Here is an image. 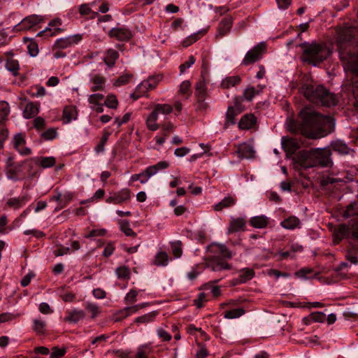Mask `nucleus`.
<instances>
[{"instance_id":"nucleus-42","label":"nucleus","mask_w":358,"mask_h":358,"mask_svg":"<svg viewBox=\"0 0 358 358\" xmlns=\"http://www.w3.org/2000/svg\"><path fill=\"white\" fill-rule=\"evenodd\" d=\"M300 220L295 216H289L281 222L280 225L286 229H294L298 227Z\"/></svg>"},{"instance_id":"nucleus-13","label":"nucleus","mask_w":358,"mask_h":358,"mask_svg":"<svg viewBox=\"0 0 358 358\" xmlns=\"http://www.w3.org/2000/svg\"><path fill=\"white\" fill-rule=\"evenodd\" d=\"M13 148L23 155H29L31 153L30 148H27L25 134L22 133H17L14 135L12 141Z\"/></svg>"},{"instance_id":"nucleus-30","label":"nucleus","mask_w":358,"mask_h":358,"mask_svg":"<svg viewBox=\"0 0 358 358\" xmlns=\"http://www.w3.org/2000/svg\"><path fill=\"white\" fill-rule=\"evenodd\" d=\"M256 117L252 114H246L243 115L238 122V127L241 129H250L256 123Z\"/></svg>"},{"instance_id":"nucleus-37","label":"nucleus","mask_w":358,"mask_h":358,"mask_svg":"<svg viewBox=\"0 0 358 358\" xmlns=\"http://www.w3.org/2000/svg\"><path fill=\"white\" fill-rule=\"evenodd\" d=\"M119 57V53L114 49L108 50L106 56L103 58L105 64L109 67L112 68L115 66L116 60Z\"/></svg>"},{"instance_id":"nucleus-48","label":"nucleus","mask_w":358,"mask_h":358,"mask_svg":"<svg viewBox=\"0 0 358 358\" xmlns=\"http://www.w3.org/2000/svg\"><path fill=\"white\" fill-rule=\"evenodd\" d=\"M238 113L236 111V108L232 106H229L226 113V122L224 124V128H227L230 124H234L236 121V116Z\"/></svg>"},{"instance_id":"nucleus-44","label":"nucleus","mask_w":358,"mask_h":358,"mask_svg":"<svg viewBox=\"0 0 358 358\" xmlns=\"http://www.w3.org/2000/svg\"><path fill=\"white\" fill-rule=\"evenodd\" d=\"M158 311L155 310L147 314H145L142 316H139L136 317L134 320V322L136 324H145L152 322L156 316L158 315Z\"/></svg>"},{"instance_id":"nucleus-40","label":"nucleus","mask_w":358,"mask_h":358,"mask_svg":"<svg viewBox=\"0 0 358 358\" xmlns=\"http://www.w3.org/2000/svg\"><path fill=\"white\" fill-rule=\"evenodd\" d=\"M241 82V78L239 76H229L224 78L221 83V87L224 90L234 87Z\"/></svg>"},{"instance_id":"nucleus-63","label":"nucleus","mask_w":358,"mask_h":358,"mask_svg":"<svg viewBox=\"0 0 358 358\" xmlns=\"http://www.w3.org/2000/svg\"><path fill=\"white\" fill-rule=\"evenodd\" d=\"M104 96L101 94H93L90 95L88 101L91 106H96L101 104V101L103 99Z\"/></svg>"},{"instance_id":"nucleus-23","label":"nucleus","mask_w":358,"mask_h":358,"mask_svg":"<svg viewBox=\"0 0 358 358\" xmlns=\"http://www.w3.org/2000/svg\"><path fill=\"white\" fill-rule=\"evenodd\" d=\"M236 152L240 159H251L255 157L253 148L245 143L238 145Z\"/></svg>"},{"instance_id":"nucleus-31","label":"nucleus","mask_w":358,"mask_h":358,"mask_svg":"<svg viewBox=\"0 0 358 358\" xmlns=\"http://www.w3.org/2000/svg\"><path fill=\"white\" fill-rule=\"evenodd\" d=\"M208 96L206 83L203 80L198 81L195 85L196 99H206Z\"/></svg>"},{"instance_id":"nucleus-62","label":"nucleus","mask_w":358,"mask_h":358,"mask_svg":"<svg viewBox=\"0 0 358 358\" xmlns=\"http://www.w3.org/2000/svg\"><path fill=\"white\" fill-rule=\"evenodd\" d=\"M138 292L135 289H131L124 297V302L127 305H131L137 301Z\"/></svg>"},{"instance_id":"nucleus-53","label":"nucleus","mask_w":358,"mask_h":358,"mask_svg":"<svg viewBox=\"0 0 358 358\" xmlns=\"http://www.w3.org/2000/svg\"><path fill=\"white\" fill-rule=\"evenodd\" d=\"M255 275V271L252 268H243L240 271L239 282L241 283L251 280Z\"/></svg>"},{"instance_id":"nucleus-3","label":"nucleus","mask_w":358,"mask_h":358,"mask_svg":"<svg viewBox=\"0 0 358 358\" xmlns=\"http://www.w3.org/2000/svg\"><path fill=\"white\" fill-rule=\"evenodd\" d=\"M296 162L301 167L300 170V182L304 189L313 185L311 178L308 176L306 171L313 166V150H301L295 157Z\"/></svg>"},{"instance_id":"nucleus-57","label":"nucleus","mask_w":358,"mask_h":358,"mask_svg":"<svg viewBox=\"0 0 358 358\" xmlns=\"http://www.w3.org/2000/svg\"><path fill=\"white\" fill-rule=\"evenodd\" d=\"M34 331L38 335H43L45 331V322L40 320H34Z\"/></svg>"},{"instance_id":"nucleus-21","label":"nucleus","mask_w":358,"mask_h":358,"mask_svg":"<svg viewBox=\"0 0 358 358\" xmlns=\"http://www.w3.org/2000/svg\"><path fill=\"white\" fill-rule=\"evenodd\" d=\"M233 19L231 17L222 19L218 25L215 38H220L227 35L231 31Z\"/></svg>"},{"instance_id":"nucleus-49","label":"nucleus","mask_w":358,"mask_h":358,"mask_svg":"<svg viewBox=\"0 0 358 358\" xmlns=\"http://www.w3.org/2000/svg\"><path fill=\"white\" fill-rule=\"evenodd\" d=\"M6 67L14 76L18 75L20 67L17 60L13 59L12 57L8 58L6 62Z\"/></svg>"},{"instance_id":"nucleus-52","label":"nucleus","mask_w":358,"mask_h":358,"mask_svg":"<svg viewBox=\"0 0 358 358\" xmlns=\"http://www.w3.org/2000/svg\"><path fill=\"white\" fill-rule=\"evenodd\" d=\"M178 94L180 95L184 96L186 99H188L191 94V83L188 80L183 81L180 85L178 90Z\"/></svg>"},{"instance_id":"nucleus-56","label":"nucleus","mask_w":358,"mask_h":358,"mask_svg":"<svg viewBox=\"0 0 358 358\" xmlns=\"http://www.w3.org/2000/svg\"><path fill=\"white\" fill-rule=\"evenodd\" d=\"M115 273L120 279L129 280L130 278L129 268L126 266H122L117 268Z\"/></svg>"},{"instance_id":"nucleus-35","label":"nucleus","mask_w":358,"mask_h":358,"mask_svg":"<svg viewBox=\"0 0 358 358\" xmlns=\"http://www.w3.org/2000/svg\"><path fill=\"white\" fill-rule=\"evenodd\" d=\"M236 198L232 196L224 197L220 202L213 206L215 211H221L224 208L233 206L236 203Z\"/></svg>"},{"instance_id":"nucleus-47","label":"nucleus","mask_w":358,"mask_h":358,"mask_svg":"<svg viewBox=\"0 0 358 358\" xmlns=\"http://www.w3.org/2000/svg\"><path fill=\"white\" fill-rule=\"evenodd\" d=\"M120 224V230L127 236L136 237V233L133 231L130 227V224L128 220H120L118 221Z\"/></svg>"},{"instance_id":"nucleus-26","label":"nucleus","mask_w":358,"mask_h":358,"mask_svg":"<svg viewBox=\"0 0 358 358\" xmlns=\"http://www.w3.org/2000/svg\"><path fill=\"white\" fill-rule=\"evenodd\" d=\"M82 39V36L75 34L64 38H60L56 41V45L59 48H66L73 44L78 43Z\"/></svg>"},{"instance_id":"nucleus-39","label":"nucleus","mask_w":358,"mask_h":358,"mask_svg":"<svg viewBox=\"0 0 358 358\" xmlns=\"http://www.w3.org/2000/svg\"><path fill=\"white\" fill-rule=\"evenodd\" d=\"M268 223V219L264 215L253 217L250 220V224L255 228H266Z\"/></svg>"},{"instance_id":"nucleus-54","label":"nucleus","mask_w":358,"mask_h":358,"mask_svg":"<svg viewBox=\"0 0 358 358\" xmlns=\"http://www.w3.org/2000/svg\"><path fill=\"white\" fill-rule=\"evenodd\" d=\"M245 310L243 308H235L224 312V317L227 319H235L244 315Z\"/></svg>"},{"instance_id":"nucleus-58","label":"nucleus","mask_w":358,"mask_h":358,"mask_svg":"<svg viewBox=\"0 0 358 358\" xmlns=\"http://www.w3.org/2000/svg\"><path fill=\"white\" fill-rule=\"evenodd\" d=\"M109 136H110V133L109 132H108V131H104L103 132V136H102L99 143L94 148V150H95V151L97 153H100V152H103L105 145H106V143L108 141Z\"/></svg>"},{"instance_id":"nucleus-41","label":"nucleus","mask_w":358,"mask_h":358,"mask_svg":"<svg viewBox=\"0 0 358 358\" xmlns=\"http://www.w3.org/2000/svg\"><path fill=\"white\" fill-rule=\"evenodd\" d=\"M38 106L33 102L28 103L23 111L25 118H31L36 115L38 113Z\"/></svg>"},{"instance_id":"nucleus-17","label":"nucleus","mask_w":358,"mask_h":358,"mask_svg":"<svg viewBox=\"0 0 358 358\" xmlns=\"http://www.w3.org/2000/svg\"><path fill=\"white\" fill-rule=\"evenodd\" d=\"M29 201V196L24 195L18 197L8 198L4 205L3 210H17L24 206Z\"/></svg>"},{"instance_id":"nucleus-64","label":"nucleus","mask_w":358,"mask_h":358,"mask_svg":"<svg viewBox=\"0 0 358 358\" xmlns=\"http://www.w3.org/2000/svg\"><path fill=\"white\" fill-rule=\"evenodd\" d=\"M347 178L358 182V165L351 167L347 172Z\"/></svg>"},{"instance_id":"nucleus-8","label":"nucleus","mask_w":358,"mask_h":358,"mask_svg":"<svg viewBox=\"0 0 358 358\" xmlns=\"http://www.w3.org/2000/svg\"><path fill=\"white\" fill-rule=\"evenodd\" d=\"M354 216L358 217V200L348 205L343 213L344 218H350ZM351 230L352 238L358 241V220L352 221Z\"/></svg>"},{"instance_id":"nucleus-15","label":"nucleus","mask_w":358,"mask_h":358,"mask_svg":"<svg viewBox=\"0 0 358 358\" xmlns=\"http://www.w3.org/2000/svg\"><path fill=\"white\" fill-rule=\"evenodd\" d=\"M299 46L302 50L300 57L301 62L309 65L313 64V44L302 43Z\"/></svg>"},{"instance_id":"nucleus-33","label":"nucleus","mask_w":358,"mask_h":358,"mask_svg":"<svg viewBox=\"0 0 358 358\" xmlns=\"http://www.w3.org/2000/svg\"><path fill=\"white\" fill-rule=\"evenodd\" d=\"M85 313L83 310H73L68 312V315L64 318V321L70 323H76L83 319Z\"/></svg>"},{"instance_id":"nucleus-2","label":"nucleus","mask_w":358,"mask_h":358,"mask_svg":"<svg viewBox=\"0 0 358 358\" xmlns=\"http://www.w3.org/2000/svg\"><path fill=\"white\" fill-rule=\"evenodd\" d=\"M289 129L293 132H300L301 135L313 138V108L306 106L299 113V119L289 125Z\"/></svg>"},{"instance_id":"nucleus-27","label":"nucleus","mask_w":358,"mask_h":358,"mask_svg":"<svg viewBox=\"0 0 358 358\" xmlns=\"http://www.w3.org/2000/svg\"><path fill=\"white\" fill-rule=\"evenodd\" d=\"M90 81L93 84L90 89L92 92L101 91L104 90L106 82V79L104 76L99 73L95 74L92 77Z\"/></svg>"},{"instance_id":"nucleus-4","label":"nucleus","mask_w":358,"mask_h":358,"mask_svg":"<svg viewBox=\"0 0 358 358\" xmlns=\"http://www.w3.org/2000/svg\"><path fill=\"white\" fill-rule=\"evenodd\" d=\"M334 129V119L315 111V139L321 138L331 133Z\"/></svg>"},{"instance_id":"nucleus-16","label":"nucleus","mask_w":358,"mask_h":358,"mask_svg":"<svg viewBox=\"0 0 358 358\" xmlns=\"http://www.w3.org/2000/svg\"><path fill=\"white\" fill-rule=\"evenodd\" d=\"M329 148L341 155H350L353 156L355 152L353 149L349 148L345 143L341 140L333 141Z\"/></svg>"},{"instance_id":"nucleus-60","label":"nucleus","mask_w":358,"mask_h":358,"mask_svg":"<svg viewBox=\"0 0 358 358\" xmlns=\"http://www.w3.org/2000/svg\"><path fill=\"white\" fill-rule=\"evenodd\" d=\"M57 129L56 128H50L41 134V138L45 141L53 140L57 137Z\"/></svg>"},{"instance_id":"nucleus-22","label":"nucleus","mask_w":358,"mask_h":358,"mask_svg":"<svg viewBox=\"0 0 358 358\" xmlns=\"http://www.w3.org/2000/svg\"><path fill=\"white\" fill-rule=\"evenodd\" d=\"M330 53L325 44L315 43V66L326 59Z\"/></svg>"},{"instance_id":"nucleus-50","label":"nucleus","mask_w":358,"mask_h":358,"mask_svg":"<svg viewBox=\"0 0 358 358\" xmlns=\"http://www.w3.org/2000/svg\"><path fill=\"white\" fill-rule=\"evenodd\" d=\"M132 314H134V312L132 310L131 306L125 307L115 313V322H119Z\"/></svg>"},{"instance_id":"nucleus-45","label":"nucleus","mask_w":358,"mask_h":358,"mask_svg":"<svg viewBox=\"0 0 358 358\" xmlns=\"http://www.w3.org/2000/svg\"><path fill=\"white\" fill-rule=\"evenodd\" d=\"M158 115L153 111L148 116L146 119V126L150 131H156L159 129V125L157 123Z\"/></svg>"},{"instance_id":"nucleus-61","label":"nucleus","mask_w":358,"mask_h":358,"mask_svg":"<svg viewBox=\"0 0 358 358\" xmlns=\"http://www.w3.org/2000/svg\"><path fill=\"white\" fill-rule=\"evenodd\" d=\"M133 78L132 74L126 73L120 76L113 83L115 87H120L121 85L128 83Z\"/></svg>"},{"instance_id":"nucleus-18","label":"nucleus","mask_w":358,"mask_h":358,"mask_svg":"<svg viewBox=\"0 0 358 358\" xmlns=\"http://www.w3.org/2000/svg\"><path fill=\"white\" fill-rule=\"evenodd\" d=\"M6 169L8 178L17 179L22 171V164L15 163L13 161V157H10L7 160Z\"/></svg>"},{"instance_id":"nucleus-5","label":"nucleus","mask_w":358,"mask_h":358,"mask_svg":"<svg viewBox=\"0 0 358 358\" xmlns=\"http://www.w3.org/2000/svg\"><path fill=\"white\" fill-rule=\"evenodd\" d=\"M320 103L325 107L334 106L338 103L336 96L330 93L322 85H317L315 88V105Z\"/></svg>"},{"instance_id":"nucleus-36","label":"nucleus","mask_w":358,"mask_h":358,"mask_svg":"<svg viewBox=\"0 0 358 358\" xmlns=\"http://www.w3.org/2000/svg\"><path fill=\"white\" fill-rule=\"evenodd\" d=\"M169 166V163L165 161H162L158 162L157 164L148 166L145 171L144 173L146 175L148 179H149L152 176L155 175L157 173L159 170L165 169Z\"/></svg>"},{"instance_id":"nucleus-1","label":"nucleus","mask_w":358,"mask_h":358,"mask_svg":"<svg viewBox=\"0 0 358 358\" xmlns=\"http://www.w3.org/2000/svg\"><path fill=\"white\" fill-rule=\"evenodd\" d=\"M357 29L355 27H339L337 29V47L340 54V59L344 63L345 70L351 73L353 94L358 105V53H351L347 48L352 43Z\"/></svg>"},{"instance_id":"nucleus-55","label":"nucleus","mask_w":358,"mask_h":358,"mask_svg":"<svg viewBox=\"0 0 358 358\" xmlns=\"http://www.w3.org/2000/svg\"><path fill=\"white\" fill-rule=\"evenodd\" d=\"M182 242L180 241H176L171 243V248L172 254L176 258H179L182 256Z\"/></svg>"},{"instance_id":"nucleus-14","label":"nucleus","mask_w":358,"mask_h":358,"mask_svg":"<svg viewBox=\"0 0 358 358\" xmlns=\"http://www.w3.org/2000/svg\"><path fill=\"white\" fill-rule=\"evenodd\" d=\"M108 36L117 41H127L131 38L132 34L128 28L115 27L109 31Z\"/></svg>"},{"instance_id":"nucleus-46","label":"nucleus","mask_w":358,"mask_h":358,"mask_svg":"<svg viewBox=\"0 0 358 358\" xmlns=\"http://www.w3.org/2000/svg\"><path fill=\"white\" fill-rule=\"evenodd\" d=\"M152 111L157 115L159 113L163 115H169L172 113L173 106L166 103H158L154 106Z\"/></svg>"},{"instance_id":"nucleus-25","label":"nucleus","mask_w":358,"mask_h":358,"mask_svg":"<svg viewBox=\"0 0 358 358\" xmlns=\"http://www.w3.org/2000/svg\"><path fill=\"white\" fill-rule=\"evenodd\" d=\"M282 147L287 154H294L299 148V144L296 139L292 138L282 137Z\"/></svg>"},{"instance_id":"nucleus-34","label":"nucleus","mask_w":358,"mask_h":358,"mask_svg":"<svg viewBox=\"0 0 358 358\" xmlns=\"http://www.w3.org/2000/svg\"><path fill=\"white\" fill-rule=\"evenodd\" d=\"M76 108L73 106H66L63 110L62 120L64 123H69L72 120L76 119Z\"/></svg>"},{"instance_id":"nucleus-24","label":"nucleus","mask_w":358,"mask_h":358,"mask_svg":"<svg viewBox=\"0 0 358 358\" xmlns=\"http://www.w3.org/2000/svg\"><path fill=\"white\" fill-rule=\"evenodd\" d=\"M42 20V18L38 15H31L25 17L17 25L18 30L25 31L31 29L33 27L38 24Z\"/></svg>"},{"instance_id":"nucleus-32","label":"nucleus","mask_w":358,"mask_h":358,"mask_svg":"<svg viewBox=\"0 0 358 358\" xmlns=\"http://www.w3.org/2000/svg\"><path fill=\"white\" fill-rule=\"evenodd\" d=\"M10 111L8 103L6 101H0V126H6Z\"/></svg>"},{"instance_id":"nucleus-28","label":"nucleus","mask_w":358,"mask_h":358,"mask_svg":"<svg viewBox=\"0 0 358 358\" xmlns=\"http://www.w3.org/2000/svg\"><path fill=\"white\" fill-rule=\"evenodd\" d=\"M61 20L59 18H56L52 20L50 22L49 26L51 27H54L52 29V28H46L45 30L39 32L38 34V36H42L43 34H45L48 36H52L57 34V33H60L62 29L58 27H56L57 26L61 25Z\"/></svg>"},{"instance_id":"nucleus-20","label":"nucleus","mask_w":358,"mask_h":358,"mask_svg":"<svg viewBox=\"0 0 358 358\" xmlns=\"http://www.w3.org/2000/svg\"><path fill=\"white\" fill-rule=\"evenodd\" d=\"M208 252L215 255L217 253L220 254L224 259H231L232 257V252L223 244L211 243L208 247Z\"/></svg>"},{"instance_id":"nucleus-12","label":"nucleus","mask_w":358,"mask_h":358,"mask_svg":"<svg viewBox=\"0 0 358 358\" xmlns=\"http://www.w3.org/2000/svg\"><path fill=\"white\" fill-rule=\"evenodd\" d=\"M352 238L351 227L341 224L335 228L333 231V241L335 245L338 244L343 238Z\"/></svg>"},{"instance_id":"nucleus-19","label":"nucleus","mask_w":358,"mask_h":358,"mask_svg":"<svg viewBox=\"0 0 358 358\" xmlns=\"http://www.w3.org/2000/svg\"><path fill=\"white\" fill-rule=\"evenodd\" d=\"M162 78V75L150 76L146 80H144L139 85H138L137 90H143L145 93L149 90H152L157 87Z\"/></svg>"},{"instance_id":"nucleus-43","label":"nucleus","mask_w":358,"mask_h":358,"mask_svg":"<svg viewBox=\"0 0 358 358\" xmlns=\"http://www.w3.org/2000/svg\"><path fill=\"white\" fill-rule=\"evenodd\" d=\"M169 262V255L166 252L160 251L155 257L153 264L157 266H166Z\"/></svg>"},{"instance_id":"nucleus-9","label":"nucleus","mask_w":358,"mask_h":358,"mask_svg":"<svg viewBox=\"0 0 358 358\" xmlns=\"http://www.w3.org/2000/svg\"><path fill=\"white\" fill-rule=\"evenodd\" d=\"M205 261L206 267L210 268L213 271L230 270L232 268L231 264L215 255H209L205 259Z\"/></svg>"},{"instance_id":"nucleus-38","label":"nucleus","mask_w":358,"mask_h":358,"mask_svg":"<svg viewBox=\"0 0 358 358\" xmlns=\"http://www.w3.org/2000/svg\"><path fill=\"white\" fill-rule=\"evenodd\" d=\"M264 86H257V89L254 87H247L243 94L242 99L247 101H252V99L263 90Z\"/></svg>"},{"instance_id":"nucleus-6","label":"nucleus","mask_w":358,"mask_h":358,"mask_svg":"<svg viewBox=\"0 0 358 358\" xmlns=\"http://www.w3.org/2000/svg\"><path fill=\"white\" fill-rule=\"evenodd\" d=\"M332 152L329 147L315 148V168H329L334 165Z\"/></svg>"},{"instance_id":"nucleus-11","label":"nucleus","mask_w":358,"mask_h":358,"mask_svg":"<svg viewBox=\"0 0 358 358\" xmlns=\"http://www.w3.org/2000/svg\"><path fill=\"white\" fill-rule=\"evenodd\" d=\"M313 81L312 80L311 73L305 75L302 79V85L300 88V93L310 102L313 99Z\"/></svg>"},{"instance_id":"nucleus-10","label":"nucleus","mask_w":358,"mask_h":358,"mask_svg":"<svg viewBox=\"0 0 358 358\" xmlns=\"http://www.w3.org/2000/svg\"><path fill=\"white\" fill-rule=\"evenodd\" d=\"M131 191L128 188H123L121 190L110 194L106 199L108 203L121 205L127 203L131 200Z\"/></svg>"},{"instance_id":"nucleus-59","label":"nucleus","mask_w":358,"mask_h":358,"mask_svg":"<svg viewBox=\"0 0 358 358\" xmlns=\"http://www.w3.org/2000/svg\"><path fill=\"white\" fill-rule=\"evenodd\" d=\"M56 160L53 157H41L39 164L42 168H50L55 164Z\"/></svg>"},{"instance_id":"nucleus-51","label":"nucleus","mask_w":358,"mask_h":358,"mask_svg":"<svg viewBox=\"0 0 358 358\" xmlns=\"http://www.w3.org/2000/svg\"><path fill=\"white\" fill-rule=\"evenodd\" d=\"M27 92L31 97L43 96L46 92L45 88L38 85L30 87Z\"/></svg>"},{"instance_id":"nucleus-7","label":"nucleus","mask_w":358,"mask_h":358,"mask_svg":"<svg viewBox=\"0 0 358 358\" xmlns=\"http://www.w3.org/2000/svg\"><path fill=\"white\" fill-rule=\"evenodd\" d=\"M266 52V43L263 42L258 43L246 53L242 61V64L243 66H248L258 62Z\"/></svg>"},{"instance_id":"nucleus-29","label":"nucleus","mask_w":358,"mask_h":358,"mask_svg":"<svg viewBox=\"0 0 358 358\" xmlns=\"http://www.w3.org/2000/svg\"><path fill=\"white\" fill-rule=\"evenodd\" d=\"M245 227V220L243 218L238 217L232 219L230 221L228 227V234H233L239 231H244Z\"/></svg>"}]
</instances>
